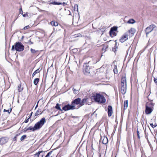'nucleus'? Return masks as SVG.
Listing matches in <instances>:
<instances>
[{
    "mask_svg": "<svg viewBox=\"0 0 157 157\" xmlns=\"http://www.w3.org/2000/svg\"><path fill=\"white\" fill-rule=\"evenodd\" d=\"M26 137V135H24L22 136L20 138V140L21 141H23L24 140Z\"/></svg>",
    "mask_w": 157,
    "mask_h": 157,
    "instance_id": "31",
    "label": "nucleus"
},
{
    "mask_svg": "<svg viewBox=\"0 0 157 157\" xmlns=\"http://www.w3.org/2000/svg\"><path fill=\"white\" fill-rule=\"evenodd\" d=\"M107 48V47L106 46H103V47L102 48V50L103 51H104V52L106 51V49Z\"/></svg>",
    "mask_w": 157,
    "mask_h": 157,
    "instance_id": "35",
    "label": "nucleus"
},
{
    "mask_svg": "<svg viewBox=\"0 0 157 157\" xmlns=\"http://www.w3.org/2000/svg\"><path fill=\"white\" fill-rule=\"evenodd\" d=\"M113 72L115 74H117L118 73L116 65H114V68L113 70Z\"/></svg>",
    "mask_w": 157,
    "mask_h": 157,
    "instance_id": "24",
    "label": "nucleus"
},
{
    "mask_svg": "<svg viewBox=\"0 0 157 157\" xmlns=\"http://www.w3.org/2000/svg\"><path fill=\"white\" fill-rule=\"evenodd\" d=\"M94 101L100 104H103L105 102L106 99L102 95L98 94H96L94 96Z\"/></svg>",
    "mask_w": 157,
    "mask_h": 157,
    "instance_id": "2",
    "label": "nucleus"
},
{
    "mask_svg": "<svg viewBox=\"0 0 157 157\" xmlns=\"http://www.w3.org/2000/svg\"><path fill=\"white\" fill-rule=\"evenodd\" d=\"M78 5L77 4H75V5L74 6V9L75 10V9H77V10H78Z\"/></svg>",
    "mask_w": 157,
    "mask_h": 157,
    "instance_id": "40",
    "label": "nucleus"
},
{
    "mask_svg": "<svg viewBox=\"0 0 157 157\" xmlns=\"http://www.w3.org/2000/svg\"><path fill=\"white\" fill-rule=\"evenodd\" d=\"M43 152H44V151H39L34 155L35 156H36V157H39L40 154Z\"/></svg>",
    "mask_w": 157,
    "mask_h": 157,
    "instance_id": "27",
    "label": "nucleus"
},
{
    "mask_svg": "<svg viewBox=\"0 0 157 157\" xmlns=\"http://www.w3.org/2000/svg\"><path fill=\"white\" fill-rule=\"evenodd\" d=\"M77 12L78 13V10H77Z\"/></svg>",
    "mask_w": 157,
    "mask_h": 157,
    "instance_id": "54",
    "label": "nucleus"
},
{
    "mask_svg": "<svg viewBox=\"0 0 157 157\" xmlns=\"http://www.w3.org/2000/svg\"><path fill=\"white\" fill-rule=\"evenodd\" d=\"M32 114H33V112H32L31 113L29 118H31V117L32 115Z\"/></svg>",
    "mask_w": 157,
    "mask_h": 157,
    "instance_id": "44",
    "label": "nucleus"
},
{
    "mask_svg": "<svg viewBox=\"0 0 157 157\" xmlns=\"http://www.w3.org/2000/svg\"><path fill=\"white\" fill-rule=\"evenodd\" d=\"M88 100L87 98L83 99L82 101H80V106H82L85 104H87V101Z\"/></svg>",
    "mask_w": 157,
    "mask_h": 157,
    "instance_id": "16",
    "label": "nucleus"
},
{
    "mask_svg": "<svg viewBox=\"0 0 157 157\" xmlns=\"http://www.w3.org/2000/svg\"><path fill=\"white\" fill-rule=\"evenodd\" d=\"M151 126L153 128H154L156 126H157V125L156 124L154 125L153 123L150 124Z\"/></svg>",
    "mask_w": 157,
    "mask_h": 157,
    "instance_id": "38",
    "label": "nucleus"
},
{
    "mask_svg": "<svg viewBox=\"0 0 157 157\" xmlns=\"http://www.w3.org/2000/svg\"><path fill=\"white\" fill-rule=\"evenodd\" d=\"M36 74V73H35V72H34L33 73V75L35 76V75Z\"/></svg>",
    "mask_w": 157,
    "mask_h": 157,
    "instance_id": "49",
    "label": "nucleus"
},
{
    "mask_svg": "<svg viewBox=\"0 0 157 157\" xmlns=\"http://www.w3.org/2000/svg\"><path fill=\"white\" fill-rule=\"evenodd\" d=\"M40 71L39 70V69H38L37 70H36L34 72L35 73H36V74L39 73L40 72Z\"/></svg>",
    "mask_w": 157,
    "mask_h": 157,
    "instance_id": "41",
    "label": "nucleus"
},
{
    "mask_svg": "<svg viewBox=\"0 0 157 157\" xmlns=\"http://www.w3.org/2000/svg\"><path fill=\"white\" fill-rule=\"evenodd\" d=\"M36 74V73H35V72H34L33 73V75L35 76V75Z\"/></svg>",
    "mask_w": 157,
    "mask_h": 157,
    "instance_id": "47",
    "label": "nucleus"
},
{
    "mask_svg": "<svg viewBox=\"0 0 157 157\" xmlns=\"http://www.w3.org/2000/svg\"><path fill=\"white\" fill-rule=\"evenodd\" d=\"M39 81V78H35L33 81V83L34 85H36Z\"/></svg>",
    "mask_w": 157,
    "mask_h": 157,
    "instance_id": "23",
    "label": "nucleus"
},
{
    "mask_svg": "<svg viewBox=\"0 0 157 157\" xmlns=\"http://www.w3.org/2000/svg\"><path fill=\"white\" fill-rule=\"evenodd\" d=\"M19 10H22L21 8L19 9Z\"/></svg>",
    "mask_w": 157,
    "mask_h": 157,
    "instance_id": "52",
    "label": "nucleus"
},
{
    "mask_svg": "<svg viewBox=\"0 0 157 157\" xmlns=\"http://www.w3.org/2000/svg\"><path fill=\"white\" fill-rule=\"evenodd\" d=\"M52 4H53V5H59L62 4V3H58V2H56L54 1V2H52Z\"/></svg>",
    "mask_w": 157,
    "mask_h": 157,
    "instance_id": "33",
    "label": "nucleus"
},
{
    "mask_svg": "<svg viewBox=\"0 0 157 157\" xmlns=\"http://www.w3.org/2000/svg\"><path fill=\"white\" fill-rule=\"evenodd\" d=\"M128 36L125 33L121 37L120 39V41L123 43L126 41L128 39Z\"/></svg>",
    "mask_w": 157,
    "mask_h": 157,
    "instance_id": "10",
    "label": "nucleus"
},
{
    "mask_svg": "<svg viewBox=\"0 0 157 157\" xmlns=\"http://www.w3.org/2000/svg\"><path fill=\"white\" fill-rule=\"evenodd\" d=\"M41 113L40 109H38L36 112L35 113V116H37L40 115Z\"/></svg>",
    "mask_w": 157,
    "mask_h": 157,
    "instance_id": "26",
    "label": "nucleus"
},
{
    "mask_svg": "<svg viewBox=\"0 0 157 157\" xmlns=\"http://www.w3.org/2000/svg\"><path fill=\"white\" fill-rule=\"evenodd\" d=\"M81 99L78 98L74 100H73L71 102V105H74L75 107V105H79V106L78 107V108L77 109H78L80 107V101H81Z\"/></svg>",
    "mask_w": 157,
    "mask_h": 157,
    "instance_id": "6",
    "label": "nucleus"
},
{
    "mask_svg": "<svg viewBox=\"0 0 157 157\" xmlns=\"http://www.w3.org/2000/svg\"><path fill=\"white\" fill-rule=\"evenodd\" d=\"M46 122V120L45 118H43L41 119L40 121L37 122L33 127L30 126L26 129L25 128V131H27L30 130L32 131H34L36 130L39 129L44 125Z\"/></svg>",
    "mask_w": 157,
    "mask_h": 157,
    "instance_id": "1",
    "label": "nucleus"
},
{
    "mask_svg": "<svg viewBox=\"0 0 157 157\" xmlns=\"http://www.w3.org/2000/svg\"><path fill=\"white\" fill-rule=\"evenodd\" d=\"M39 102V101L37 102V103L36 105L35 108V109H36V108L38 107Z\"/></svg>",
    "mask_w": 157,
    "mask_h": 157,
    "instance_id": "43",
    "label": "nucleus"
},
{
    "mask_svg": "<svg viewBox=\"0 0 157 157\" xmlns=\"http://www.w3.org/2000/svg\"><path fill=\"white\" fill-rule=\"evenodd\" d=\"M30 50L31 52L33 53H35L37 51H36L34 49H33L32 48H31Z\"/></svg>",
    "mask_w": 157,
    "mask_h": 157,
    "instance_id": "37",
    "label": "nucleus"
},
{
    "mask_svg": "<svg viewBox=\"0 0 157 157\" xmlns=\"http://www.w3.org/2000/svg\"><path fill=\"white\" fill-rule=\"evenodd\" d=\"M145 113L149 114L151 113L153 109L154 104L151 102H148L146 104Z\"/></svg>",
    "mask_w": 157,
    "mask_h": 157,
    "instance_id": "4",
    "label": "nucleus"
},
{
    "mask_svg": "<svg viewBox=\"0 0 157 157\" xmlns=\"http://www.w3.org/2000/svg\"><path fill=\"white\" fill-rule=\"evenodd\" d=\"M20 13L22 14L23 16L24 17H28L29 16H30V14L27 12L24 13L23 10H20Z\"/></svg>",
    "mask_w": 157,
    "mask_h": 157,
    "instance_id": "15",
    "label": "nucleus"
},
{
    "mask_svg": "<svg viewBox=\"0 0 157 157\" xmlns=\"http://www.w3.org/2000/svg\"><path fill=\"white\" fill-rule=\"evenodd\" d=\"M60 105L58 103H57L55 107V108L58 110H59L61 111H62L63 110V109H61L60 107Z\"/></svg>",
    "mask_w": 157,
    "mask_h": 157,
    "instance_id": "18",
    "label": "nucleus"
},
{
    "mask_svg": "<svg viewBox=\"0 0 157 157\" xmlns=\"http://www.w3.org/2000/svg\"><path fill=\"white\" fill-rule=\"evenodd\" d=\"M128 107V100H125L124 102V109H126Z\"/></svg>",
    "mask_w": 157,
    "mask_h": 157,
    "instance_id": "20",
    "label": "nucleus"
},
{
    "mask_svg": "<svg viewBox=\"0 0 157 157\" xmlns=\"http://www.w3.org/2000/svg\"><path fill=\"white\" fill-rule=\"evenodd\" d=\"M23 89V88H21V85H19L18 87V90L19 92H21Z\"/></svg>",
    "mask_w": 157,
    "mask_h": 157,
    "instance_id": "28",
    "label": "nucleus"
},
{
    "mask_svg": "<svg viewBox=\"0 0 157 157\" xmlns=\"http://www.w3.org/2000/svg\"><path fill=\"white\" fill-rule=\"evenodd\" d=\"M156 27V26L155 25L152 24L150 25L149 27L146 28L145 29V31L147 36L149 33L151 32Z\"/></svg>",
    "mask_w": 157,
    "mask_h": 157,
    "instance_id": "5",
    "label": "nucleus"
},
{
    "mask_svg": "<svg viewBox=\"0 0 157 157\" xmlns=\"http://www.w3.org/2000/svg\"><path fill=\"white\" fill-rule=\"evenodd\" d=\"M146 137H147V141L148 142L149 141H148V138H147V136H146Z\"/></svg>",
    "mask_w": 157,
    "mask_h": 157,
    "instance_id": "50",
    "label": "nucleus"
},
{
    "mask_svg": "<svg viewBox=\"0 0 157 157\" xmlns=\"http://www.w3.org/2000/svg\"><path fill=\"white\" fill-rule=\"evenodd\" d=\"M36 74V73H35V72H34L33 73V75L35 76V75Z\"/></svg>",
    "mask_w": 157,
    "mask_h": 157,
    "instance_id": "48",
    "label": "nucleus"
},
{
    "mask_svg": "<svg viewBox=\"0 0 157 157\" xmlns=\"http://www.w3.org/2000/svg\"><path fill=\"white\" fill-rule=\"evenodd\" d=\"M29 119L30 118H29L28 119L25 120L24 122H25V123H27L29 121Z\"/></svg>",
    "mask_w": 157,
    "mask_h": 157,
    "instance_id": "42",
    "label": "nucleus"
},
{
    "mask_svg": "<svg viewBox=\"0 0 157 157\" xmlns=\"http://www.w3.org/2000/svg\"><path fill=\"white\" fill-rule=\"evenodd\" d=\"M135 22V21L132 19H129L127 22V23L129 24H134Z\"/></svg>",
    "mask_w": 157,
    "mask_h": 157,
    "instance_id": "22",
    "label": "nucleus"
},
{
    "mask_svg": "<svg viewBox=\"0 0 157 157\" xmlns=\"http://www.w3.org/2000/svg\"><path fill=\"white\" fill-rule=\"evenodd\" d=\"M30 28L29 25H28L27 26H25L24 28V29L26 30L28 29H29Z\"/></svg>",
    "mask_w": 157,
    "mask_h": 157,
    "instance_id": "39",
    "label": "nucleus"
},
{
    "mask_svg": "<svg viewBox=\"0 0 157 157\" xmlns=\"http://www.w3.org/2000/svg\"><path fill=\"white\" fill-rule=\"evenodd\" d=\"M29 43H30V44H33V42H31L30 40L29 41Z\"/></svg>",
    "mask_w": 157,
    "mask_h": 157,
    "instance_id": "45",
    "label": "nucleus"
},
{
    "mask_svg": "<svg viewBox=\"0 0 157 157\" xmlns=\"http://www.w3.org/2000/svg\"><path fill=\"white\" fill-rule=\"evenodd\" d=\"M52 151H50L47 154V155H46V156L45 157H53L52 156L50 157V155L52 154Z\"/></svg>",
    "mask_w": 157,
    "mask_h": 157,
    "instance_id": "32",
    "label": "nucleus"
},
{
    "mask_svg": "<svg viewBox=\"0 0 157 157\" xmlns=\"http://www.w3.org/2000/svg\"><path fill=\"white\" fill-rule=\"evenodd\" d=\"M127 90V87H120V92L123 94H125Z\"/></svg>",
    "mask_w": 157,
    "mask_h": 157,
    "instance_id": "14",
    "label": "nucleus"
},
{
    "mask_svg": "<svg viewBox=\"0 0 157 157\" xmlns=\"http://www.w3.org/2000/svg\"><path fill=\"white\" fill-rule=\"evenodd\" d=\"M24 49V46L21 42H16L15 44L12 46L11 50L12 51L15 49L18 52L22 51Z\"/></svg>",
    "mask_w": 157,
    "mask_h": 157,
    "instance_id": "3",
    "label": "nucleus"
},
{
    "mask_svg": "<svg viewBox=\"0 0 157 157\" xmlns=\"http://www.w3.org/2000/svg\"><path fill=\"white\" fill-rule=\"evenodd\" d=\"M127 87L126 79L125 77H122L121 80L120 87Z\"/></svg>",
    "mask_w": 157,
    "mask_h": 157,
    "instance_id": "8",
    "label": "nucleus"
},
{
    "mask_svg": "<svg viewBox=\"0 0 157 157\" xmlns=\"http://www.w3.org/2000/svg\"><path fill=\"white\" fill-rule=\"evenodd\" d=\"M142 132H140V131H138V130L137 131L138 138L139 139H140V136H142Z\"/></svg>",
    "mask_w": 157,
    "mask_h": 157,
    "instance_id": "21",
    "label": "nucleus"
},
{
    "mask_svg": "<svg viewBox=\"0 0 157 157\" xmlns=\"http://www.w3.org/2000/svg\"><path fill=\"white\" fill-rule=\"evenodd\" d=\"M109 33L110 35L112 37L116 36L117 35V33H115V32H114L112 31H110Z\"/></svg>",
    "mask_w": 157,
    "mask_h": 157,
    "instance_id": "19",
    "label": "nucleus"
},
{
    "mask_svg": "<svg viewBox=\"0 0 157 157\" xmlns=\"http://www.w3.org/2000/svg\"><path fill=\"white\" fill-rule=\"evenodd\" d=\"M69 12H70V13H71V12H70V10H69ZM69 15H71V14H70H70H69Z\"/></svg>",
    "mask_w": 157,
    "mask_h": 157,
    "instance_id": "53",
    "label": "nucleus"
},
{
    "mask_svg": "<svg viewBox=\"0 0 157 157\" xmlns=\"http://www.w3.org/2000/svg\"><path fill=\"white\" fill-rule=\"evenodd\" d=\"M8 140L7 137H2L0 138V144L3 145L6 143Z\"/></svg>",
    "mask_w": 157,
    "mask_h": 157,
    "instance_id": "11",
    "label": "nucleus"
},
{
    "mask_svg": "<svg viewBox=\"0 0 157 157\" xmlns=\"http://www.w3.org/2000/svg\"><path fill=\"white\" fill-rule=\"evenodd\" d=\"M19 135V134H17L14 137L13 140L15 141H17V137Z\"/></svg>",
    "mask_w": 157,
    "mask_h": 157,
    "instance_id": "36",
    "label": "nucleus"
},
{
    "mask_svg": "<svg viewBox=\"0 0 157 157\" xmlns=\"http://www.w3.org/2000/svg\"><path fill=\"white\" fill-rule=\"evenodd\" d=\"M108 115L109 117H111L113 113L112 107L111 105H109L108 106Z\"/></svg>",
    "mask_w": 157,
    "mask_h": 157,
    "instance_id": "12",
    "label": "nucleus"
},
{
    "mask_svg": "<svg viewBox=\"0 0 157 157\" xmlns=\"http://www.w3.org/2000/svg\"><path fill=\"white\" fill-rule=\"evenodd\" d=\"M72 90L74 93L75 94H77L78 92V90H76L74 88H73Z\"/></svg>",
    "mask_w": 157,
    "mask_h": 157,
    "instance_id": "29",
    "label": "nucleus"
},
{
    "mask_svg": "<svg viewBox=\"0 0 157 157\" xmlns=\"http://www.w3.org/2000/svg\"><path fill=\"white\" fill-rule=\"evenodd\" d=\"M51 24L52 26H57L58 25V23L57 22H55L54 21H52L51 22Z\"/></svg>",
    "mask_w": 157,
    "mask_h": 157,
    "instance_id": "25",
    "label": "nucleus"
},
{
    "mask_svg": "<svg viewBox=\"0 0 157 157\" xmlns=\"http://www.w3.org/2000/svg\"><path fill=\"white\" fill-rule=\"evenodd\" d=\"M44 154H40V156L41 157H43V156H44Z\"/></svg>",
    "mask_w": 157,
    "mask_h": 157,
    "instance_id": "46",
    "label": "nucleus"
},
{
    "mask_svg": "<svg viewBox=\"0 0 157 157\" xmlns=\"http://www.w3.org/2000/svg\"><path fill=\"white\" fill-rule=\"evenodd\" d=\"M90 62V61H89L88 63H86L85 65V67L84 68V70L87 73H89V71L90 69V67L89 66L88 64Z\"/></svg>",
    "mask_w": 157,
    "mask_h": 157,
    "instance_id": "13",
    "label": "nucleus"
},
{
    "mask_svg": "<svg viewBox=\"0 0 157 157\" xmlns=\"http://www.w3.org/2000/svg\"><path fill=\"white\" fill-rule=\"evenodd\" d=\"M135 30L134 29L132 28L128 31L125 33L130 37L132 36L135 33Z\"/></svg>",
    "mask_w": 157,
    "mask_h": 157,
    "instance_id": "9",
    "label": "nucleus"
},
{
    "mask_svg": "<svg viewBox=\"0 0 157 157\" xmlns=\"http://www.w3.org/2000/svg\"><path fill=\"white\" fill-rule=\"evenodd\" d=\"M34 76V75H33L32 74V78H33Z\"/></svg>",
    "mask_w": 157,
    "mask_h": 157,
    "instance_id": "51",
    "label": "nucleus"
},
{
    "mask_svg": "<svg viewBox=\"0 0 157 157\" xmlns=\"http://www.w3.org/2000/svg\"><path fill=\"white\" fill-rule=\"evenodd\" d=\"M76 109V108L74 105L70 104L67 105L63 107V110L65 111H67L69 110H73Z\"/></svg>",
    "mask_w": 157,
    "mask_h": 157,
    "instance_id": "7",
    "label": "nucleus"
},
{
    "mask_svg": "<svg viewBox=\"0 0 157 157\" xmlns=\"http://www.w3.org/2000/svg\"><path fill=\"white\" fill-rule=\"evenodd\" d=\"M12 109H9L8 110H6V109H4L3 110V111L4 112H8V113L9 114L11 112Z\"/></svg>",
    "mask_w": 157,
    "mask_h": 157,
    "instance_id": "34",
    "label": "nucleus"
},
{
    "mask_svg": "<svg viewBox=\"0 0 157 157\" xmlns=\"http://www.w3.org/2000/svg\"><path fill=\"white\" fill-rule=\"evenodd\" d=\"M108 139L106 137H103V139L102 141V143L104 144H106L108 143Z\"/></svg>",
    "mask_w": 157,
    "mask_h": 157,
    "instance_id": "17",
    "label": "nucleus"
},
{
    "mask_svg": "<svg viewBox=\"0 0 157 157\" xmlns=\"http://www.w3.org/2000/svg\"><path fill=\"white\" fill-rule=\"evenodd\" d=\"M117 27H113L111 28L110 31L115 32V31H117Z\"/></svg>",
    "mask_w": 157,
    "mask_h": 157,
    "instance_id": "30",
    "label": "nucleus"
}]
</instances>
